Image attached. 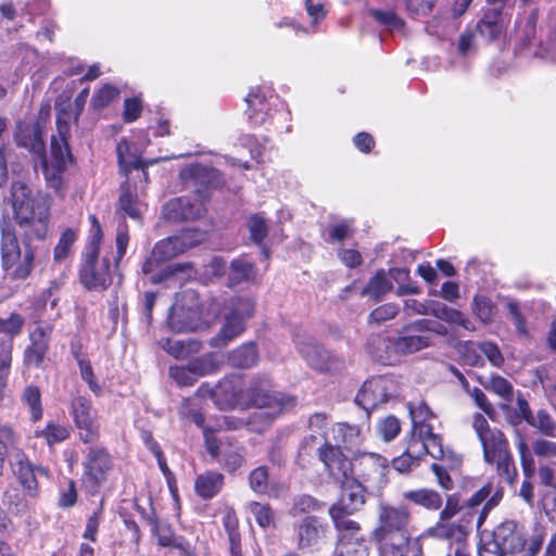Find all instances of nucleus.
I'll return each mask as SVG.
<instances>
[{
  "label": "nucleus",
  "instance_id": "obj_52",
  "mask_svg": "<svg viewBox=\"0 0 556 556\" xmlns=\"http://www.w3.org/2000/svg\"><path fill=\"white\" fill-rule=\"evenodd\" d=\"M76 239L77 231L73 228H67L61 233L59 242L53 251L54 262L61 263L67 258Z\"/></svg>",
  "mask_w": 556,
  "mask_h": 556
},
{
  "label": "nucleus",
  "instance_id": "obj_47",
  "mask_svg": "<svg viewBox=\"0 0 556 556\" xmlns=\"http://www.w3.org/2000/svg\"><path fill=\"white\" fill-rule=\"evenodd\" d=\"M368 13L380 26L390 31L404 29V21L392 10L370 9Z\"/></svg>",
  "mask_w": 556,
  "mask_h": 556
},
{
  "label": "nucleus",
  "instance_id": "obj_30",
  "mask_svg": "<svg viewBox=\"0 0 556 556\" xmlns=\"http://www.w3.org/2000/svg\"><path fill=\"white\" fill-rule=\"evenodd\" d=\"M36 471L40 475L48 476V470L43 467H37L36 469L31 466L28 460L20 459L14 465V473L18 481L24 486L26 493L30 497H35L37 490Z\"/></svg>",
  "mask_w": 556,
  "mask_h": 556
},
{
  "label": "nucleus",
  "instance_id": "obj_21",
  "mask_svg": "<svg viewBox=\"0 0 556 556\" xmlns=\"http://www.w3.org/2000/svg\"><path fill=\"white\" fill-rule=\"evenodd\" d=\"M52 324L35 325L29 332V344L24 351V363L27 366L40 367L49 350Z\"/></svg>",
  "mask_w": 556,
  "mask_h": 556
},
{
  "label": "nucleus",
  "instance_id": "obj_15",
  "mask_svg": "<svg viewBox=\"0 0 556 556\" xmlns=\"http://www.w3.org/2000/svg\"><path fill=\"white\" fill-rule=\"evenodd\" d=\"M396 386L393 379L384 376L372 377L366 380L358 391L355 402L365 410L377 408L395 395Z\"/></svg>",
  "mask_w": 556,
  "mask_h": 556
},
{
  "label": "nucleus",
  "instance_id": "obj_16",
  "mask_svg": "<svg viewBox=\"0 0 556 556\" xmlns=\"http://www.w3.org/2000/svg\"><path fill=\"white\" fill-rule=\"evenodd\" d=\"M207 452L228 472L232 473L244 465L243 448L228 441H217L212 433L204 429Z\"/></svg>",
  "mask_w": 556,
  "mask_h": 556
},
{
  "label": "nucleus",
  "instance_id": "obj_35",
  "mask_svg": "<svg viewBox=\"0 0 556 556\" xmlns=\"http://www.w3.org/2000/svg\"><path fill=\"white\" fill-rule=\"evenodd\" d=\"M224 484V476L219 472L207 471L195 480V492L203 498L214 497Z\"/></svg>",
  "mask_w": 556,
  "mask_h": 556
},
{
  "label": "nucleus",
  "instance_id": "obj_57",
  "mask_svg": "<svg viewBox=\"0 0 556 556\" xmlns=\"http://www.w3.org/2000/svg\"><path fill=\"white\" fill-rule=\"evenodd\" d=\"M354 230L348 220H341L330 225L327 229L326 242L334 243L341 242L348 238H351Z\"/></svg>",
  "mask_w": 556,
  "mask_h": 556
},
{
  "label": "nucleus",
  "instance_id": "obj_4",
  "mask_svg": "<svg viewBox=\"0 0 556 556\" xmlns=\"http://www.w3.org/2000/svg\"><path fill=\"white\" fill-rule=\"evenodd\" d=\"M71 115L59 112L56 128L59 136L51 139L50 154L42 160V172L48 188L54 190L59 195H64V180L68 163L72 162V154L67 143L70 134Z\"/></svg>",
  "mask_w": 556,
  "mask_h": 556
},
{
  "label": "nucleus",
  "instance_id": "obj_48",
  "mask_svg": "<svg viewBox=\"0 0 556 556\" xmlns=\"http://www.w3.org/2000/svg\"><path fill=\"white\" fill-rule=\"evenodd\" d=\"M3 503L9 511L22 516L30 509L29 501L16 488H9L4 492Z\"/></svg>",
  "mask_w": 556,
  "mask_h": 556
},
{
  "label": "nucleus",
  "instance_id": "obj_6",
  "mask_svg": "<svg viewBox=\"0 0 556 556\" xmlns=\"http://www.w3.org/2000/svg\"><path fill=\"white\" fill-rule=\"evenodd\" d=\"M243 401L244 408L253 406L268 409L267 424L278 415L292 409L296 404L295 397L273 390L271 381L266 377L252 381L249 389L244 391Z\"/></svg>",
  "mask_w": 556,
  "mask_h": 556
},
{
  "label": "nucleus",
  "instance_id": "obj_17",
  "mask_svg": "<svg viewBox=\"0 0 556 556\" xmlns=\"http://www.w3.org/2000/svg\"><path fill=\"white\" fill-rule=\"evenodd\" d=\"M204 198L201 193L169 200L163 206V216L167 220H194L205 213Z\"/></svg>",
  "mask_w": 556,
  "mask_h": 556
},
{
  "label": "nucleus",
  "instance_id": "obj_37",
  "mask_svg": "<svg viewBox=\"0 0 556 556\" xmlns=\"http://www.w3.org/2000/svg\"><path fill=\"white\" fill-rule=\"evenodd\" d=\"M392 289L393 282L390 279L389 273L384 269H380L369 279L363 290V294L379 301L392 291Z\"/></svg>",
  "mask_w": 556,
  "mask_h": 556
},
{
  "label": "nucleus",
  "instance_id": "obj_19",
  "mask_svg": "<svg viewBox=\"0 0 556 556\" xmlns=\"http://www.w3.org/2000/svg\"><path fill=\"white\" fill-rule=\"evenodd\" d=\"M72 414L77 428L81 431L80 438L85 443L93 442L99 434V426L90 399L77 395L72 401Z\"/></svg>",
  "mask_w": 556,
  "mask_h": 556
},
{
  "label": "nucleus",
  "instance_id": "obj_55",
  "mask_svg": "<svg viewBox=\"0 0 556 556\" xmlns=\"http://www.w3.org/2000/svg\"><path fill=\"white\" fill-rule=\"evenodd\" d=\"M24 402L28 405L31 420L38 421L42 417V407L40 401V391L37 387L29 386L25 389L23 394Z\"/></svg>",
  "mask_w": 556,
  "mask_h": 556
},
{
  "label": "nucleus",
  "instance_id": "obj_13",
  "mask_svg": "<svg viewBox=\"0 0 556 556\" xmlns=\"http://www.w3.org/2000/svg\"><path fill=\"white\" fill-rule=\"evenodd\" d=\"M150 144V139L146 131L138 134V141L130 142L126 138L121 139L116 146V154L121 170L128 175L131 170H138V178L148 184V173L146 167L154 164L156 161H142L141 154L144 148Z\"/></svg>",
  "mask_w": 556,
  "mask_h": 556
},
{
  "label": "nucleus",
  "instance_id": "obj_23",
  "mask_svg": "<svg viewBox=\"0 0 556 556\" xmlns=\"http://www.w3.org/2000/svg\"><path fill=\"white\" fill-rule=\"evenodd\" d=\"M430 321L426 319L417 320L403 328L402 334L394 341V349L399 353L410 354L418 352L430 344V338L427 334H416L430 329Z\"/></svg>",
  "mask_w": 556,
  "mask_h": 556
},
{
  "label": "nucleus",
  "instance_id": "obj_56",
  "mask_svg": "<svg viewBox=\"0 0 556 556\" xmlns=\"http://www.w3.org/2000/svg\"><path fill=\"white\" fill-rule=\"evenodd\" d=\"M119 91L112 85H104L94 92L91 99L93 109L100 110L108 106L111 102L117 99Z\"/></svg>",
  "mask_w": 556,
  "mask_h": 556
},
{
  "label": "nucleus",
  "instance_id": "obj_27",
  "mask_svg": "<svg viewBox=\"0 0 556 556\" xmlns=\"http://www.w3.org/2000/svg\"><path fill=\"white\" fill-rule=\"evenodd\" d=\"M273 91L269 88L253 87L245 98L247 111L245 114L255 126L263 125L268 116V98L271 97Z\"/></svg>",
  "mask_w": 556,
  "mask_h": 556
},
{
  "label": "nucleus",
  "instance_id": "obj_18",
  "mask_svg": "<svg viewBox=\"0 0 556 556\" xmlns=\"http://www.w3.org/2000/svg\"><path fill=\"white\" fill-rule=\"evenodd\" d=\"M294 342L298 351L312 368L319 371H332L341 368L342 362L312 338L296 337Z\"/></svg>",
  "mask_w": 556,
  "mask_h": 556
},
{
  "label": "nucleus",
  "instance_id": "obj_5",
  "mask_svg": "<svg viewBox=\"0 0 556 556\" xmlns=\"http://www.w3.org/2000/svg\"><path fill=\"white\" fill-rule=\"evenodd\" d=\"M91 229L86 247L85 261L80 268V281L88 290H105L111 285L110 261L99 258L102 240L100 224L94 215L90 216Z\"/></svg>",
  "mask_w": 556,
  "mask_h": 556
},
{
  "label": "nucleus",
  "instance_id": "obj_10",
  "mask_svg": "<svg viewBox=\"0 0 556 556\" xmlns=\"http://www.w3.org/2000/svg\"><path fill=\"white\" fill-rule=\"evenodd\" d=\"M341 484V496L339 501L329 508V514L336 529L353 530L357 528L358 522L350 519L349 516L358 511L365 504L364 488L353 478Z\"/></svg>",
  "mask_w": 556,
  "mask_h": 556
},
{
  "label": "nucleus",
  "instance_id": "obj_42",
  "mask_svg": "<svg viewBox=\"0 0 556 556\" xmlns=\"http://www.w3.org/2000/svg\"><path fill=\"white\" fill-rule=\"evenodd\" d=\"M408 410L413 422V435H416L424 427L432 428L428 421L433 418V414L425 402L409 403Z\"/></svg>",
  "mask_w": 556,
  "mask_h": 556
},
{
  "label": "nucleus",
  "instance_id": "obj_36",
  "mask_svg": "<svg viewBox=\"0 0 556 556\" xmlns=\"http://www.w3.org/2000/svg\"><path fill=\"white\" fill-rule=\"evenodd\" d=\"M362 441L361 429L344 422L336 424L331 427L330 443L343 444L346 447L356 446Z\"/></svg>",
  "mask_w": 556,
  "mask_h": 556
},
{
  "label": "nucleus",
  "instance_id": "obj_14",
  "mask_svg": "<svg viewBox=\"0 0 556 556\" xmlns=\"http://www.w3.org/2000/svg\"><path fill=\"white\" fill-rule=\"evenodd\" d=\"M83 466V482L94 492L108 480L113 462L105 448L92 446L86 452Z\"/></svg>",
  "mask_w": 556,
  "mask_h": 556
},
{
  "label": "nucleus",
  "instance_id": "obj_40",
  "mask_svg": "<svg viewBox=\"0 0 556 556\" xmlns=\"http://www.w3.org/2000/svg\"><path fill=\"white\" fill-rule=\"evenodd\" d=\"M430 314L451 324L469 328V320L457 309L451 308L443 303L430 301Z\"/></svg>",
  "mask_w": 556,
  "mask_h": 556
},
{
  "label": "nucleus",
  "instance_id": "obj_39",
  "mask_svg": "<svg viewBox=\"0 0 556 556\" xmlns=\"http://www.w3.org/2000/svg\"><path fill=\"white\" fill-rule=\"evenodd\" d=\"M390 279L397 285L396 294H418L419 287L410 280V273L407 268L393 267L388 270Z\"/></svg>",
  "mask_w": 556,
  "mask_h": 556
},
{
  "label": "nucleus",
  "instance_id": "obj_64",
  "mask_svg": "<svg viewBox=\"0 0 556 556\" xmlns=\"http://www.w3.org/2000/svg\"><path fill=\"white\" fill-rule=\"evenodd\" d=\"M504 552L493 533L481 538V543L478 547L479 556H502Z\"/></svg>",
  "mask_w": 556,
  "mask_h": 556
},
{
  "label": "nucleus",
  "instance_id": "obj_25",
  "mask_svg": "<svg viewBox=\"0 0 556 556\" xmlns=\"http://www.w3.org/2000/svg\"><path fill=\"white\" fill-rule=\"evenodd\" d=\"M338 542L334 548V556H368L370 552V543L361 533V527L356 529L345 530L337 529Z\"/></svg>",
  "mask_w": 556,
  "mask_h": 556
},
{
  "label": "nucleus",
  "instance_id": "obj_29",
  "mask_svg": "<svg viewBox=\"0 0 556 556\" xmlns=\"http://www.w3.org/2000/svg\"><path fill=\"white\" fill-rule=\"evenodd\" d=\"M325 534V527L316 517L304 518L298 527V547L305 549L318 543Z\"/></svg>",
  "mask_w": 556,
  "mask_h": 556
},
{
  "label": "nucleus",
  "instance_id": "obj_7",
  "mask_svg": "<svg viewBox=\"0 0 556 556\" xmlns=\"http://www.w3.org/2000/svg\"><path fill=\"white\" fill-rule=\"evenodd\" d=\"M377 518V527L372 531V539L376 542H409L410 513L406 507L381 504Z\"/></svg>",
  "mask_w": 556,
  "mask_h": 556
},
{
  "label": "nucleus",
  "instance_id": "obj_46",
  "mask_svg": "<svg viewBox=\"0 0 556 556\" xmlns=\"http://www.w3.org/2000/svg\"><path fill=\"white\" fill-rule=\"evenodd\" d=\"M48 305L51 309L56 306V299H52L51 289L43 290L33 301L29 317L35 325L42 324L41 318L45 316Z\"/></svg>",
  "mask_w": 556,
  "mask_h": 556
},
{
  "label": "nucleus",
  "instance_id": "obj_32",
  "mask_svg": "<svg viewBox=\"0 0 556 556\" xmlns=\"http://www.w3.org/2000/svg\"><path fill=\"white\" fill-rule=\"evenodd\" d=\"M504 23L501 8L489 10L477 24L478 33L489 41L495 40L503 31Z\"/></svg>",
  "mask_w": 556,
  "mask_h": 556
},
{
  "label": "nucleus",
  "instance_id": "obj_59",
  "mask_svg": "<svg viewBox=\"0 0 556 556\" xmlns=\"http://www.w3.org/2000/svg\"><path fill=\"white\" fill-rule=\"evenodd\" d=\"M400 308L394 303H386L375 308L368 316L369 324L380 325L387 320L394 318Z\"/></svg>",
  "mask_w": 556,
  "mask_h": 556
},
{
  "label": "nucleus",
  "instance_id": "obj_20",
  "mask_svg": "<svg viewBox=\"0 0 556 556\" xmlns=\"http://www.w3.org/2000/svg\"><path fill=\"white\" fill-rule=\"evenodd\" d=\"M217 367L214 354L192 359L187 366H170L169 375L181 387L192 386L199 377L213 372Z\"/></svg>",
  "mask_w": 556,
  "mask_h": 556
},
{
  "label": "nucleus",
  "instance_id": "obj_53",
  "mask_svg": "<svg viewBox=\"0 0 556 556\" xmlns=\"http://www.w3.org/2000/svg\"><path fill=\"white\" fill-rule=\"evenodd\" d=\"M413 448L414 444L409 440L405 452L401 456L394 458L392 462L395 470H397L399 472H407L412 468L418 466L421 456L419 455V453H414Z\"/></svg>",
  "mask_w": 556,
  "mask_h": 556
},
{
  "label": "nucleus",
  "instance_id": "obj_62",
  "mask_svg": "<svg viewBox=\"0 0 556 556\" xmlns=\"http://www.w3.org/2000/svg\"><path fill=\"white\" fill-rule=\"evenodd\" d=\"M485 388L505 400H510L513 396V386L501 376H492Z\"/></svg>",
  "mask_w": 556,
  "mask_h": 556
},
{
  "label": "nucleus",
  "instance_id": "obj_34",
  "mask_svg": "<svg viewBox=\"0 0 556 556\" xmlns=\"http://www.w3.org/2000/svg\"><path fill=\"white\" fill-rule=\"evenodd\" d=\"M136 189V187L132 189L129 182L122 186L118 206L130 218L140 219L144 205L139 201Z\"/></svg>",
  "mask_w": 556,
  "mask_h": 556
},
{
  "label": "nucleus",
  "instance_id": "obj_8",
  "mask_svg": "<svg viewBox=\"0 0 556 556\" xmlns=\"http://www.w3.org/2000/svg\"><path fill=\"white\" fill-rule=\"evenodd\" d=\"M492 533L504 554H518L523 552V556H535L545 536V530L542 527H536L533 536L527 544V533L523 527L515 521L501 523Z\"/></svg>",
  "mask_w": 556,
  "mask_h": 556
},
{
  "label": "nucleus",
  "instance_id": "obj_24",
  "mask_svg": "<svg viewBox=\"0 0 556 556\" xmlns=\"http://www.w3.org/2000/svg\"><path fill=\"white\" fill-rule=\"evenodd\" d=\"M389 468L388 459L376 453H361L353 463V472L365 482H382Z\"/></svg>",
  "mask_w": 556,
  "mask_h": 556
},
{
  "label": "nucleus",
  "instance_id": "obj_33",
  "mask_svg": "<svg viewBox=\"0 0 556 556\" xmlns=\"http://www.w3.org/2000/svg\"><path fill=\"white\" fill-rule=\"evenodd\" d=\"M218 172L201 164H192L181 169L180 179L185 182L193 181L195 185L213 186Z\"/></svg>",
  "mask_w": 556,
  "mask_h": 556
},
{
  "label": "nucleus",
  "instance_id": "obj_61",
  "mask_svg": "<svg viewBox=\"0 0 556 556\" xmlns=\"http://www.w3.org/2000/svg\"><path fill=\"white\" fill-rule=\"evenodd\" d=\"M251 239L260 244L267 235V224L263 216L253 215L248 222Z\"/></svg>",
  "mask_w": 556,
  "mask_h": 556
},
{
  "label": "nucleus",
  "instance_id": "obj_58",
  "mask_svg": "<svg viewBox=\"0 0 556 556\" xmlns=\"http://www.w3.org/2000/svg\"><path fill=\"white\" fill-rule=\"evenodd\" d=\"M330 434L329 433H314L306 435L303 439V442L301 444V451L309 454L313 451L317 452V455L319 456L320 448L326 447V445H330Z\"/></svg>",
  "mask_w": 556,
  "mask_h": 556
},
{
  "label": "nucleus",
  "instance_id": "obj_22",
  "mask_svg": "<svg viewBox=\"0 0 556 556\" xmlns=\"http://www.w3.org/2000/svg\"><path fill=\"white\" fill-rule=\"evenodd\" d=\"M318 458L334 481L343 483L352 478L353 463L342 453L339 446L332 443L326 445V447L320 448Z\"/></svg>",
  "mask_w": 556,
  "mask_h": 556
},
{
  "label": "nucleus",
  "instance_id": "obj_3",
  "mask_svg": "<svg viewBox=\"0 0 556 556\" xmlns=\"http://www.w3.org/2000/svg\"><path fill=\"white\" fill-rule=\"evenodd\" d=\"M472 428L482 445L484 460L488 464L496 465L497 473L508 483H514L517 470L503 432L491 428L481 414L473 415Z\"/></svg>",
  "mask_w": 556,
  "mask_h": 556
},
{
  "label": "nucleus",
  "instance_id": "obj_44",
  "mask_svg": "<svg viewBox=\"0 0 556 556\" xmlns=\"http://www.w3.org/2000/svg\"><path fill=\"white\" fill-rule=\"evenodd\" d=\"M255 279V268L253 264L245 258H238L231 262L229 271V281L231 285H238L243 281H253Z\"/></svg>",
  "mask_w": 556,
  "mask_h": 556
},
{
  "label": "nucleus",
  "instance_id": "obj_28",
  "mask_svg": "<svg viewBox=\"0 0 556 556\" xmlns=\"http://www.w3.org/2000/svg\"><path fill=\"white\" fill-rule=\"evenodd\" d=\"M410 441L414 444L413 452L419 453L420 456L429 454L437 459L452 457V452L443 448L442 439L433 433L432 428L424 427L416 435L412 437Z\"/></svg>",
  "mask_w": 556,
  "mask_h": 556
},
{
  "label": "nucleus",
  "instance_id": "obj_49",
  "mask_svg": "<svg viewBox=\"0 0 556 556\" xmlns=\"http://www.w3.org/2000/svg\"><path fill=\"white\" fill-rule=\"evenodd\" d=\"M75 358L79 367L80 378L88 384L89 390L94 395H100L102 387L97 380L91 362L86 356L78 353H75Z\"/></svg>",
  "mask_w": 556,
  "mask_h": 556
},
{
  "label": "nucleus",
  "instance_id": "obj_51",
  "mask_svg": "<svg viewBox=\"0 0 556 556\" xmlns=\"http://www.w3.org/2000/svg\"><path fill=\"white\" fill-rule=\"evenodd\" d=\"M160 345L176 358L186 357L189 353L199 351V343L194 341L186 343L179 340L162 339Z\"/></svg>",
  "mask_w": 556,
  "mask_h": 556
},
{
  "label": "nucleus",
  "instance_id": "obj_50",
  "mask_svg": "<svg viewBox=\"0 0 556 556\" xmlns=\"http://www.w3.org/2000/svg\"><path fill=\"white\" fill-rule=\"evenodd\" d=\"M24 325V316L17 312H11L0 317V333L13 339L22 333Z\"/></svg>",
  "mask_w": 556,
  "mask_h": 556
},
{
  "label": "nucleus",
  "instance_id": "obj_1",
  "mask_svg": "<svg viewBox=\"0 0 556 556\" xmlns=\"http://www.w3.org/2000/svg\"><path fill=\"white\" fill-rule=\"evenodd\" d=\"M35 268V250L29 242L20 243L15 231L1 227L0 241V299L12 296L22 281L30 277Z\"/></svg>",
  "mask_w": 556,
  "mask_h": 556
},
{
  "label": "nucleus",
  "instance_id": "obj_43",
  "mask_svg": "<svg viewBox=\"0 0 556 556\" xmlns=\"http://www.w3.org/2000/svg\"><path fill=\"white\" fill-rule=\"evenodd\" d=\"M250 488L258 494H269L278 496L279 493L269 488V475L266 466H260L253 469L249 475Z\"/></svg>",
  "mask_w": 556,
  "mask_h": 556
},
{
  "label": "nucleus",
  "instance_id": "obj_38",
  "mask_svg": "<svg viewBox=\"0 0 556 556\" xmlns=\"http://www.w3.org/2000/svg\"><path fill=\"white\" fill-rule=\"evenodd\" d=\"M70 434V427L55 421H49L45 428L34 430V437L43 439L50 447L67 440Z\"/></svg>",
  "mask_w": 556,
  "mask_h": 556
},
{
  "label": "nucleus",
  "instance_id": "obj_41",
  "mask_svg": "<svg viewBox=\"0 0 556 556\" xmlns=\"http://www.w3.org/2000/svg\"><path fill=\"white\" fill-rule=\"evenodd\" d=\"M258 354L254 343L243 344L229 354V362L235 367L249 368L256 364Z\"/></svg>",
  "mask_w": 556,
  "mask_h": 556
},
{
  "label": "nucleus",
  "instance_id": "obj_63",
  "mask_svg": "<svg viewBox=\"0 0 556 556\" xmlns=\"http://www.w3.org/2000/svg\"><path fill=\"white\" fill-rule=\"evenodd\" d=\"M531 424L543 434L556 438V424L545 410H539L536 417Z\"/></svg>",
  "mask_w": 556,
  "mask_h": 556
},
{
  "label": "nucleus",
  "instance_id": "obj_26",
  "mask_svg": "<svg viewBox=\"0 0 556 556\" xmlns=\"http://www.w3.org/2000/svg\"><path fill=\"white\" fill-rule=\"evenodd\" d=\"M244 390L237 377H226L215 386V404L220 409L244 408Z\"/></svg>",
  "mask_w": 556,
  "mask_h": 556
},
{
  "label": "nucleus",
  "instance_id": "obj_31",
  "mask_svg": "<svg viewBox=\"0 0 556 556\" xmlns=\"http://www.w3.org/2000/svg\"><path fill=\"white\" fill-rule=\"evenodd\" d=\"M403 500L428 510H438L443 504L441 494L431 489H416L403 492Z\"/></svg>",
  "mask_w": 556,
  "mask_h": 556
},
{
  "label": "nucleus",
  "instance_id": "obj_11",
  "mask_svg": "<svg viewBox=\"0 0 556 556\" xmlns=\"http://www.w3.org/2000/svg\"><path fill=\"white\" fill-rule=\"evenodd\" d=\"M198 295L192 290L184 291L175 301L168 316V326L173 331H197L206 327L201 320Z\"/></svg>",
  "mask_w": 556,
  "mask_h": 556
},
{
  "label": "nucleus",
  "instance_id": "obj_45",
  "mask_svg": "<svg viewBox=\"0 0 556 556\" xmlns=\"http://www.w3.org/2000/svg\"><path fill=\"white\" fill-rule=\"evenodd\" d=\"M15 138L18 146L30 150L42 146L40 129L36 125H20Z\"/></svg>",
  "mask_w": 556,
  "mask_h": 556
},
{
  "label": "nucleus",
  "instance_id": "obj_60",
  "mask_svg": "<svg viewBox=\"0 0 556 556\" xmlns=\"http://www.w3.org/2000/svg\"><path fill=\"white\" fill-rule=\"evenodd\" d=\"M400 420L394 416H389L380 420L378 424V432L381 435V438L387 442L393 440L400 433Z\"/></svg>",
  "mask_w": 556,
  "mask_h": 556
},
{
  "label": "nucleus",
  "instance_id": "obj_2",
  "mask_svg": "<svg viewBox=\"0 0 556 556\" xmlns=\"http://www.w3.org/2000/svg\"><path fill=\"white\" fill-rule=\"evenodd\" d=\"M14 219L28 240H42L49 230L51 199L38 192L33 195L30 188L15 181L11 186Z\"/></svg>",
  "mask_w": 556,
  "mask_h": 556
},
{
  "label": "nucleus",
  "instance_id": "obj_12",
  "mask_svg": "<svg viewBox=\"0 0 556 556\" xmlns=\"http://www.w3.org/2000/svg\"><path fill=\"white\" fill-rule=\"evenodd\" d=\"M205 235L197 229H187L178 236L169 237L159 241L151 253V256L143 264V271L146 274L152 270L154 264L168 261L186 250L193 248L201 243Z\"/></svg>",
  "mask_w": 556,
  "mask_h": 556
},
{
  "label": "nucleus",
  "instance_id": "obj_54",
  "mask_svg": "<svg viewBox=\"0 0 556 556\" xmlns=\"http://www.w3.org/2000/svg\"><path fill=\"white\" fill-rule=\"evenodd\" d=\"M257 525L262 528H268L274 525L275 514L267 504L252 502L248 506Z\"/></svg>",
  "mask_w": 556,
  "mask_h": 556
},
{
  "label": "nucleus",
  "instance_id": "obj_9",
  "mask_svg": "<svg viewBox=\"0 0 556 556\" xmlns=\"http://www.w3.org/2000/svg\"><path fill=\"white\" fill-rule=\"evenodd\" d=\"M254 313L251 299H232L225 307L219 333L211 339V345L222 348L243 333L245 320Z\"/></svg>",
  "mask_w": 556,
  "mask_h": 556
}]
</instances>
